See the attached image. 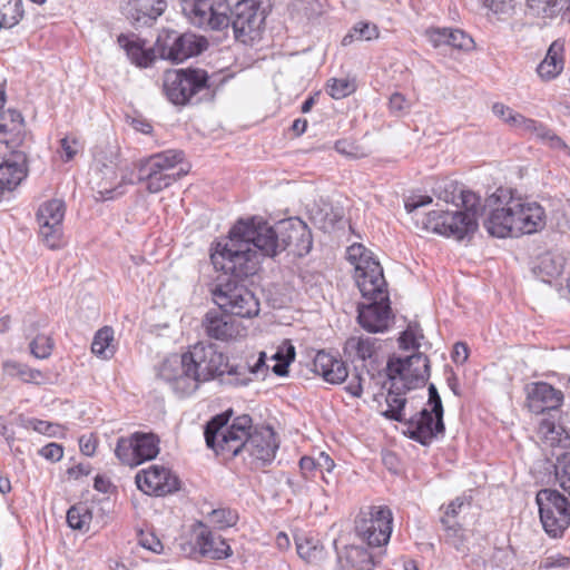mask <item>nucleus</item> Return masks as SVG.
I'll use <instances>...</instances> for the list:
<instances>
[{"mask_svg": "<svg viewBox=\"0 0 570 570\" xmlns=\"http://www.w3.org/2000/svg\"><path fill=\"white\" fill-rule=\"evenodd\" d=\"M279 223L271 226L263 219L252 217L238 220L228 237L212 248L210 261L216 269L232 272L238 276L257 273L262 257H275L282 253Z\"/></svg>", "mask_w": 570, "mask_h": 570, "instance_id": "obj_1", "label": "nucleus"}, {"mask_svg": "<svg viewBox=\"0 0 570 570\" xmlns=\"http://www.w3.org/2000/svg\"><path fill=\"white\" fill-rule=\"evenodd\" d=\"M230 414L224 412L212 417L205 425L206 445L225 459L237 456L246 451L250 456L263 462H271L278 444L272 429L250 433L253 421L247 414L239 415L229 424Z\"/></svg>", "mask_w": 570, "mask_h": 570, "instance_id": "obj_2", "label": "nucleus"}, {"mask_svg": "<svg viewBox=\"0 0 570 570\" xmlns=\"http://www.w3.org/2000/svg\"><path fill=\"white\" fill-rule=\"evenodd\" d=\"M490 207L483 226L498 238L533 234L546 225V210L537 202L509 188H498L487 199Z\"/></svg>", "mask_w": 570, "mask_h": 570, "instance_id": "obj_3", "label": "nucleus"}, {"mask_svg": "<svg viewBox=\"0 0 570 570\" xmlns=\"http://www.w3.org/2000/svg\"><path fill=\"white\" fill-rule=\"evenodd\" d=\"M186 354L202 384L218 380L222 385L242 387L253 381L252 376H265L268 371L265 352L254 363L232 361L212 343H197Z\"/></svg>", "mask_w": 570, "mask_h": 570, "instance_id": "obj_4", "label": "nucleus"}, {"mask_svg": "<svg viewBox=\"0 0 570 570\" xmlns=\"http://www.w3.org/2000/svg\"><path fill=\"white\" fill-rule=\"evenodd\" d=\"M525 407L534 415H541L538 433L551 445L561 441L564 432L560 423L564 394L548 382H530L524 386Z\"/></svg>", "mask_w": 570, "mask_h": 570, "instance_id": "obj_5", "label": "nucleus"}, {"mask_svg": "<svg viewBox=\"0 0 570 570\" xmlns=\"http://www.w3.org/2000/svg\"><path fill=\"white\" fill-rule=\"evenodd\" d=\"M462 210H432L424 222L426 229L435 234L462 240L471 237L479 227L478 218L487 205L476 193L461 194Z\"/></svg>", "mask_w": 570, "mask_h": 570, "instance_id": "obj_6", "label": "nucleus"}, {"mask_svg": "<svg viewBox=\"0 0 570 570\" xmlns=\"http://www.w3.org/2000/svg\"><path fill=\"white\" fill-rule=\"evenodd\" d=\"M163 90L175 106L197 105L214 97L208 72L200 68L188 67L166 71Z\"/></svg>", "mask_w": 570, "mask_h": 570, "instance_id": "obj_7", "label": "nucleus"}, {"mask_svg": "<svg viewBox=\"0 0 570 570\" xmlns=\"http://www.w3.org/2000/svg\"><path fill=\"white\" fill-rule=\"evenodd\" d=\"M210 288L213 302L225 313L240 318H252L259 313V301L240 281L244 276L223 271Z\"/></svg>", "mask_w": 570, "mask_h": 570, "instance_id": "obj_8", "label": "nucleus"}, {"mask_svg": "<svg viewBox=\"0 0 570 570\" xmlns=\"http://www.w3.org/2000/svg\"><path fill=\"white\" fill-rule=\"evenodd\" d=\"M184 159V153L168 149L140 160L138 180L146 183L149 193H159L181 177V173H171Z\"/></svg>", "mask_w": 570, "mask_h": 570, "instance_id": "obj_9", "label": "nucleus"}, {"mask_svg": "<svg viewBox=\"0 0 570 570\" xmlns=\"http://www.w3.org/2000/svg\"><path fill=\"white\" fill-rule=\"evenodd\" d=\"M366 299L357 304V323L367 333H385L394 323L387 286L375 287L373 292L361 293Z\"/></svg>", "mask_w": 570, "mask_h": 570, "instance_id": "obj_10", "label": "nucleus"}, {"mask_svg": "<svg viewBox=\"0 0 570 570\" xmlns=\"http://www.w3.org/2000/svg\"><path fill=\"white\" fill-rule=\"evenodd\" d=\"M543 530L551 538H561L570 525V502L557 490L541 489L535 497Z\"/></svg>", "mask_w": 570, "mask_h": 570, "instance_id": "obj_11", "label": "nucleus"}, {"mask_svg": "<svg viewBox=\"0 0 570 570\" xmlns=\"http://www.w3.org/2000/svg\"><path fill=\"white\" fill-rule=\"evenodd\" d=\"M181 11L190 24L205 31L229 27L227 0H181Z\"/></svg>", "mask_w": 570, "mask_h": 570, "instance_id": "obj_12", "label": "nucleus"}, {"mask_svg": "<svg viewBox=\"0 0 570 570\" xmlns=\"http://www.w3.org/2000/svg\"><path fill=\"white\" fill-rule=\"evenodd\" d=\"M346 258L354 266V278L361 293L368 294L375 287L387 286L380 262L363 244L348 246Z\"/></svg>", "mask_w": 570, "mask_h": 570, "instance_id": "obj_13", "label": "nucleus"}, {"mask_svg": "<svg viewBox=\"0 0 570 570\" xmlns=\"http://www.w3.org/2000/svg\"><path fill=\"white\" fill-rule=\"evenodd\" d=\"M158 377L179 397L190 396L202 385L186 352L167 357L159 367Z\"/></svg>", "mask_w": 570, "mask_h": 570, "instance_id": "obj_14", "label": "nucleus"}, {"mask_svg": "<svg viewBox=\"0 0 570 570\" xmlns=\"http://www.w3.org/2000/svg\"><path fill=\"white\" fill-rule=\"evenodd\" d=\"M387 380L400 381L405 389L423 386L430 377V361L421 352L406 357L391 356L384 368Z\"/></svg>", "mask_w": 570, "mask_h": 570, "instance_id": "obj_15", "label": "nucleus"}, {"mask_svg": "<svg viewBox=\"0 0 570 570\" xmlns=\"http://www.w3.org/2000/svg\"><path fill=\"white\" fill-rule=\"evenodd\" d=\"M156 47L160 58L173 62H183L205 51L208 41L205 37L191 32L179 33L170 30L158 37Z\"/></svg>", "mask_w": 570, "mask_h": 570, "instance_id": "obj_16", "label": "nucleus"}, {"mask_svg": "<svg viewBox=\"0 0 570 570\" xmlns=\"http://www.w3.org/2000/svg\"><path fill=\"white\" fill-rule=\"evenodd\" d=\"M159 453V439L154 433L135 432L117 440L115 455L129 466L153 460Z\"/></svg>", "mask_w": 570, "mask_h": 570, "instance_id": "obj_17", "label": "nucleus"}, {"mask_svg": "<svg viewBox=\"0 0 570 570\" xmlns=\"http://www.w3.org/2000/svg\"><path fill=\"white\" fill-rule=\"evenodd\" d=\"M265 11L258 0H242L228 12L235 39L243 42L253 40L265 21Z\"/></svg>", "mask_w": 570, "mask_h": 570, "instance_id": "obj_18", "label": "nucleus"}, {"mask_svg": "<svg viewBox=\"0 0 570 570\" xmlns=\"http://www.w3.org/2000/svg\"><path fill=\"white\" fill-rule=\"evenodd\" d=\"M65 214L66 204L57 198L45 202L37 210L39 235L50 249H58L62 246Z\"/></svg>", "mask_w": 570, "mask_h": 570, "instance_id": "obj_19", "label": "nucleus"}, {"mask_svg": "<svg viewBox=\"0 0 570 570\" xmlns=\"http://www.w3.org/2000/svg\"><path fill=\"white\" fill-rule=\"evenodd\" d=\"M356 533L371 547H381L390 541L393 530V513L386 505H374L368 518L356 520Z\"/></svg>", "mask_w": 570, "mask_h": 570, "instance_id": "obj_20", "label": "nucleus"}, {"mask_svg": "<svg viewBox=\"0 0 570 570\" xmlns=\"http://www.w3.org/2000/svg\"><path fill=\"white\" fill-rule=\"evenodd\" d=\"M380 341L370 336H351L344 343V355L350 361L354 370L361 368L371 377L381 371L380 361Z\"/></svg>", "mask_w": 570, "mask_h": 570, "instance_id": "obj_21", "label": "nucleus"}, {"mask_svg": "<svg viewBox=\"0 0 570 570\" xmlns=\"http://www.w3.org/2000/svg\"><path fill=\"white\" fill-rule=\"evenodd\" d=\"M404 425L406 428L404 434L423 446L430 445L440 435L443 436L445 432L443 417L435 415L428 407H423L413 414L405 421Z\"/></svg>", "mask_w": 570, "mask_h": 570, "instance_id": "obj_22", "label": "nucleus"}, {"mask_svg": "<svg viewBox=\"0 0 570 570\" xmlns=\"http://www.w3.org/2000/svg\"><path fill=\"white\" fill-rule=\"evenodd\" d=\"M135 480L138 489L149 495L165 497L178 491L180 488L178 476L163 465H151L146 470L139 471Z\"/></svg>", "mask_w": 570, "mask_h": 570, "instance_id": "obj_23", "label": "nucleus"}, {"mask_svg": "<svg viewBox=\"0 0 570 570\" xmlns=\"http://www.w3.org/2000/svg\"><path fill=\"white\" fill-rule=\"evenodd\" d=\"M279 243L282 252L288 249L295 256L307 255L313 246V237L307 224L294 217L279 222Z\"/></svg>", "mask_w": 570, "mask_h": 570, "instance_id": "obj_24", "label": "nucleus"}, {"mask_svg": "<svg viewBox=\"0 0 570 570\" xmlns=\"http://www.w3.org/2000/svg\"><path fill=\"white\" fill-rule=\"evenodd\" d=\"M202 327L206 336L222 342L234 340L240 333V324L232 318V314L222 309L208 311L202 321Z\"/></svg>", "mask_w": 570, "mask_h": 570, "instance_id": "obj_25", "label": "nucleus"}, {"mask_svg": "<svg viewBox=\"0 0 570 570\" xmlns=\"http://www.w3.org/2000/svg\"><path fill=\"white\" fill-rule=\"evenodd\" d=\"M92 173L97 179V200L106 202L122 195L121 185L117 181V165L114 160L101 161L96 158Z\"/></svg>", "mask_w": 570, "mask_h": 570, "instance_id": "obj_26", "label": "nucleus"}, {"mask_svg": "<svg viewBox=\"0 0 570 570\" xmlns=\"http://www.w3.org/2000/svg\"><path fill=\"white\" fill-rule=\"evenodd\" d=\"M313 372L331 384H340L348 375L345 363L325 351L316 353L313 360Z\"/></svg>", "mask_w": 570, "mask_h": 570, "instance_id": "obj_27", "label": "nucleus"}, {"mask_svg": "<svg viewBox=\"0 0 570 570\" xmlns=\"http://www.w3.org/2000/svg\"><path fill=\"white\" fill-rule=\"evenodd\" d=\"M119 46L126 51L131 63L140 68H147L156 59L155 50L146 48V41L138 36L121 33L117 39Z\"/></svg>", "mask_w": 570, "mask_h": 570, "instance_id": "obj_28", "label": "nucleus"}, {"mask_svg": "<svg viewBox=\"0 0 570 570\" xmlns=\"http://www.w3.org/2000/svg\"><path fill=\"white\" fill-rule=\"evenodd\" d=\"M196 544L204 557L214 560L227 559L233 551L226 540L202 524V530L196 537Z\"/></svg>", "mask_w": 570, "mask_h": 570, "instance_id": "obj_29", "label": "nucleus"}, {"mask_svg": "<svg viewBox=\"0 0 570 570\" xmlns=\"http://www.w3.org/2000/svg\"><path fill=\"white\" fill-rule=\"evenodd\" d=\"M128 14L137 26H148L164 13L166 0H129Z\"/></svg>", "mask_w": 570, "mask_h": 570, "instance_id": "obj_30", "label": "nucleus"}, {"mask_svg": "<svg viewBox=\"0 0 570 570\" xmlns=\"http://www.w3.org/2000/svg\"><path fill=\"white\" fill-rule=\"evenodd\" d=\"M563 52L564 46L561 41L556 40L550 45L544 59L537 67V72L541 79L549 81L562 72L564 66Z\"/></svg>", "mask_w": 570, "mask_h": 570, "instance_id": "obj_31", "label": "nucleus"}, {"mask_svg": "<svg viewBox=\"0 0 570 570\" xmlns=\"http://www.w3.org/2000/svg\"><path fill=\"white\" fill-rule=\"evenodd\" d=\"M390 387L386 395V405L387 409L383 412V415L392 421H396L400 423H405L406 419L404 417V407L406 404V399L403 396L411 389H405L403 384L397 380H389Z\"/></svg>", "mask_w": 570, "mask_h": 570, "instance_id": "obj_32", "label": "nucleus"}, {"mask_svg": "<svg viewBox=\"0 0 570 570\" xmlns=\"http://www.w3.org/2000/svg\"><path fill=\"white\" fill-rule=\"evenodd\" d=\"M346 564L343 563V557L337 553V561L342 570H372L374 567L372 554L361 547L345 548Z\"/></svg>", "mask_w": 570, "mask_h": 570, "instance_id": "obj_33", "label": "nucleus"}, {"mask_svg": "<svg viewBox=\"0 0 570 570\" xmlns=\"http://www.w3.org/2000/svg\"><path fill=\"white\" fill-rule=\"evenodd\" d=\"M528 6L543 18L561 14L570 23V0H528Z\"/></svg>", "mask_w": 570, "mask_h": 570, "instance_id": "obj_34", "label": "nucleus"}, {"mask_svg": "<svg viewBox=\"0 0 570 570\" xmlns=\"http://www.w3.org/2000/svg\"><path fill=\"white\" fill-rule=\"evenodd\" d=\"M24 176L22 167L18 164L8 161L0 164V202L7 193L13 190L21 183Z\"/></svg>", "mask_w": 570, "mask_h": 570, "instance_id": "obj_35", "label": "nucleus"}, {"mask_svg": "<svg viewBox=\"0 0 570 570\" xmlns=\"http://www.w3.org/2000/svg\"><path fill=\"white\" fill-rule=\"evenodd\" d=\"M24 14L22 0H0V30L17 26Z\"/></svg>", "mask_w": 570, "mask_h": 570, "instance_id": "obj_36", "label": "nucleus"}, {"mask_svg": "<svg viewBox=\"0 0 570 570\" xmlns=\"http://www.w3.org/2000/svg\"><path fill=\"white\" fill-rule=\"evenodd\" d=\"M112 342L114 330L110 326H104L94 336L91 352L102 360H109L116 352Z\"/></svg>", "mask_w": 570, "mask_h": 570, "instance_id": "obj_37", "label": "nucleus"}, {"mask_svg": "<svg viewBox=\"0 0 570 570\" xmlns=\"http://www.w3.org/2000/svg\"><path fill=\"white\" fill-rule=\"evenodd\" d=\"M566 259L561 254L547 252L539 257L538 269L539 275L542 277H558L562 274L564 268Z\"/></svg>", "mask_w": 570, "mask_h": 570, "instance_id": "obj_38", "label": "nucleus"}, {"mask_svg": "<svg viewBox=\"0 0 570 570\" xmlns=\"http://www.w3.org/2000/svg\"><path fill=\"white\" fill-rule=\"evenodd\" d=\"M92 520V512L87 503H78L67 511V523L73 530L87 531Z\"/></svg>", "mask_w": 570, "mask_h": 570, "instance_id": "obj_39", "label": "nucleus"}, {"mask_svg": "<svg viewBox=\"0 0 570 570\" xmlns=\"http://www.w3.org/2000/svg\"><path fill=\"white\" fill-rule=\"evenodd\" d=\"M4 371L11 376H18L26 383L40 384L45 375L41 371L31 368L27 364L17 361H7L3 364Z\"/></svg>", "mask_w": 570, "mask_h": 570, "instance_id": "obj_40", "label": "nucleus"}, {"mask_svg": "<svg viewBox=\"0 0 570 570\" xmlns=\"http://www.w3.org/2000/svg\"><path fill=\"white\" fill-rule=\"evenodd\" d=\"M276 363L273 366V372L277 376H286L288 374V366L295 360V348L291 343L281 345L272 357Z\"/></svg>", "mask_w": 570, "mask_h": 570, "instance_id": "obj_41", "label": "nucleus"}, {"mask_svg": "<svg viewBox=\"0 0 570 570\" xmlns=\"http://www.w3.org/2000/svg\"><path fill=\"white\" fill-rule=\"evenodd\" d=\"M473 193L470 189H465L462 185L456 181H446L443 186L438 187V197L446 204H453L456 207H461V194Z\"/></svg>", "mask_w": 570, "mask_h": 570, "instance_id": "obj_42", "label": "nucleus"}, {"mask_svg": "<svg viewBox=\"0 0 570 570\" xmlns=\"http://www.w3.org/2000/svg\"><path fill=\"white\" fill-rule=\"evenodd\" d=\"M208 520L217 528L226 529L236 524L238 514L230 508H218L208 513Z\"/></svg>", "mask_w": 570, "mask_h": 570, "instance_id": "obj_43", "label": "nucleus"}, {"mask_svg": "<svg viewBox=\"0 0 570 570\" xmlns=\"http://www.w3.org/2000/svg\"><path fill=\"white\" fill-rule=\"evenodd\" d=\"M23 117L16 109H8L3 112L0 122V135L2 132H14L19 135L23 128Z\"/></svg>", "mask_w": 570, "mask_h": 570, "instance_id": "obj_44", "label": "nucleus"}, {"mask_svg": "<svg viewBox=\"0 0 570 570\" xmlns=\"http://www.w3.org/2000/svg\"><path fill=\"white\" fill-rule=\"evenodd\" d=\"M53 340L45 334L37 335L29 344L31 354L40 360L48 358L53 350Z\"/></svg>", "mask_w": 570, "mask_h": 570, "instance_id": "obj_45", "label": "nucleus"}, {"mask_svg": "<svg viewBox=\"0 0 570 570\" xmlns=\"http://www.w3.org/2000/svg\"><path fill=\"white\" fill-rule=\"evenodd\" d=\"M327 94L333 99H342L354 92L355 86L352 81L345 78H332L327 82Z\"/></svg>", "mask_w": 570, "mask_h": 570, "instance_id": "obj_46", "label": "nucleus"}, {"mask_svg": "<svg viewBox=\"0 0 570 570\" xmlns=\"http://www.w3.org/2000/svg\"><path fill=\"white\" fill-rule=\"evenodd\" d=\"M440 522L445 531V535L448 540H452V543L459 548V544L462 542V528L459 522L453 517L444 515L440 519Z\"/></svg>", "mask_w": 570, "mask_h": 570, "instance_id": "obj_47", "label": "nucleus"}, {"mask_svg": "<svg viewBox=\"0 0 570 570\" xmlns=\"http://www.w3.org/2000/svg\"><path fill=\"white\" fill-rule=\"evenodd\" d=\"M296 550L298 556L307 562L314 561L321 552L317 543L308 538H297Z\"/></svg>", "mask_w": 570, "mask_h": 570, "instance_id": "obj_48", "label": "nucleus"}, {"mask_svg": "<svg viewBox=\"0 0 570 570\" xmlns=\"http://www.w3.org/2000/svg\"><path fill=\"white\" fill-rule=\"evenodd\" d=\"M449 46L459 50H470L473 48V39L461 29L449 28Z\"/></svg>", "mask_w": 570, "mask_h": 570, "instance_id": "obj_49", "label": "nucleus"}, {"mask_svg": "<svg viewBox=\"0 0 570 570\" xmlns=\"http://www.w3.org/2000/svg\"><path fill=\"white\" fill-rule=\"evenodd\" d=\"M538 139L552 149L562 150L566 154H570V148L566 141L546 125H543L542 131H540Z\"/></svg>", "mask_w": 570, "mask_h": 570, "instance_id": "obj_50", "label": "nucleus"}, {"mask_svg": "<svg viewBox=\"0 0 570 570\" xmlns=\"http://www.w3.org/2000/svg\"><path fill=\"white\" fill-rule=\"evenodd\" d=\"M556 474L561 488L570 495V453H564L558 459Z\"/></svg>", "mask_w": 570, "mask_h": 570, "instance_id": "obj_51", "label": "nucleus"}, {"mask_svg": "<svg viewBox=\"0 0 570 570\" xmlns=\"http://www.w3.org/2000/svg\"><path fill=\"white\" fill-rule=\"evenodd\" d=\"M138 544L156 554H160L164 551V544L153 532L140 531L138 534Z\"/></svg>", "mask_w": 570, "mask_h": 570, "instance_id": "obj_52", "label": "nucleus"}, {"mask_svg": "<svg viewBox=\"0 0 570 570\" xmlns=\"http://www.w3.org/2000/svg\"><path fill=\"white\" fill-rule=\"evenodd\" d=\"M80 148V144L76 137L66 136L60 139L61 159L68 163L75 158Z\"/></svg>", "mask_w": 570, "mask_h": 570, "instance_id": "obj_53", "label": "nucleus"}, {"mask_svg": "<svg viewBox=\"0 0 570 570\" xmlns=\"http://www.w3.org/2000/svg\"><path fill=\"white\" fill-rule=\"evenodd\" d=\"M356 35V40H373L379 38L380 31L376 24L361 21L352 28Z\"/></svg>", "mask_w": 570, "mask_h": 570, "instance_id": "obj_54", "label": "nucleus"}, {"mask_svg": "<svg viewBox=\"0 0 570 570\" xmlns=\"http://www.w3.org/2000/svg\"><path fill=\"white\" fill-rule=\"evenodd\" d=\"M543 125L544 124L541 121L527 118L525 116H523L520 126L515 129V131H518L521 135H531L538 138L540 131H542Z\"/></svg>", "mask_w": 570, "mask_h": 570, "instance_id": "obj_55", "label": "nucleus"}, {"mask_svg": "<svg viewBox=\"0 0 570 570\" xmlns=\"http://www.w3.org/2000/svg\"><path fill=\"white\" fill-rule=\"evenodd\" d=\"M299 469L305 481H313L315 473L318 472L317 462L311 456H303L299 460Z\"/></svg>", "mask_w": 570, "mask_h": 570, "instance_id": "obj_56", "label": "nucleus"}, {"mask_svg": "<svg viewBox=\"0 0 570 570\" xmlns=\"http://www.w3.org/2000/svg\"><path fill=\"white\" fill-rule=\"evenodd\" d=\"M39 454L51 462H58L63 456V448L58 443H49L39 450Z\"/></svg>", "mask_w": 570, "mask_h": 570, "instance_id": "obj_57", "label": "nucleus"}, {"mask_svg": "<svg viewBox=\"0 0 570 570\" xmlns=\"http://www.w3.org/2000/svg\"><path fill=\"white\" fill-rule=\"evenodd\" d=\"M449 28H435L426 31L429 41L434 48L449 46L448 39Z\"/></svg>", "mask_w": 570, "mask_h": 570, "instance_id": "obj_58", "label": "nucleus"}, {"mask_svg": "<svg viewBox=\"0 0 570 570\" xmlns=\"http://www.w3.org/2000/svg\"><path fill=\"white\" fill-rule=\"evenodd\" d=\"M315 461L317 462L318 472L322 474L323 481L325 483H330V481L324 475V471H326L328 473H331L333 471V469L335 468L334 460L325 452H321L318 458L315 459Z\"/></svg>", "mask_w": 570, "mask_h": 570, "instance_id": "obj_59", "label": "nucleus"}, {"mask_svg": "<svg viewBox=\"0 0 570 570\" xmlns=\"http://www.w3.org/2000/svg\"><path fill=\"white\" fill-rule=\"evenodd\" d=\"M399 345L402 350L419 348L420 344L416 342L415 333L412 331L411 326L401 333Z\"/></svg>", "mask_w": 570, "mask_h": 570, "instance_id": "obj_60", "label": "nucleus"}, {"mask_svg": "<svg viewBox=\"0 0 570 570\" xmlns=\"http://www.w3.org/2000/svg\"><path fill=\"white\" fill-rule=\"evenodd\" d=\"M432 203V197L428 195H415L405 200V209L412 213L420 207L426 206Z\"/></svg>", "mask_w": 570, "mask_h": 570, "instance_id": "obj_61", "label": "nucleus"}, {"mask_svg": "<svg viewBox=\"0 0 570 570\" xmlns=\"http://www.w3.org/2000/svg\"><path fill=\"white\" fill-rule=\"evenodd\" d=\"M345 390L348 394H351L354 397H360L363 392L362 387V370L358 368L355 371L354 376L351 379L348 384L345 386Z\"/></svg>", "mask_w": 570, "mask_h": 570, "instance_id": "obj_62", "label": "nucleus"}, {"mask_svg": "<svg viewBox=\"0 0 570 570\" xmlns=\"http://www.w3.org/2000/svg\"><path fill=\"white\" fill-rule=\"evenodd\" d=\"M79 446L82 454L92 456L97 448L96 438L92 434L81 435L79 439Z\"/></svg>", "mask_w": 570, "mask_h": 570, "instance_id": "obj_63", "label": "nucleus"}, {"mask_svg": "<svg viewBox=\"0 0 570 570\" xmlns=\"http://www.w3.org/2000/svg\"><path fill=\"white\" fill-rule=\"evenodd\" d=\"M451 357L454 363L463 364L469 357L468 345L463 342L455 343L453 346Z\"/></svg>", "mask_w": 570, "mask_h": 570, "instance_id": "obj_64", "label": "nucleus"}]
</instances>
